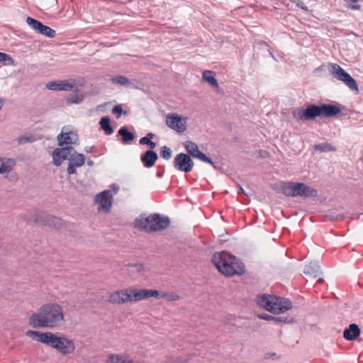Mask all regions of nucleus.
I'll return each mask as SVG.
<instances>
[{
    "label": "nucleus",
    "mask_w": 363,
    "mask_h": 363,
    "mask_svg": "<svg viewBox=\"0 0 363 363\" xmlns=\"http://www.w3.org/2000/svg\"><path fill=\"white\" fill-rule=\"evenodd\" d=\"M65 322L62 307L57 303H45L33 313L28 319L29 325L33 328H55Z\"/></svg>",
    "instance_id": "1"
},
{
    "label": "nucleus",
    "mask_w": 363,
    "mask_h": 363,
    "mask_svg": "<svg viewBox=\"0 0 363 363\" xmlns=\"http://www.w3.org/2000/svg\"><path fill=\"white\" fill-rule=\"evenodd\" d=\"M157 290L129 288L111 293L108 301L112 304H125L147 299L158 295Z\"/></svg>",
    "instance_id": "2"
},
{
    "label": "nucleus",
    "mask_w": 363,
    "mask_h": 363,
    "mask_svg": "<svg viewBox=\"0 0 363 363\" xmlns=\"http://www.w3.org/2000/svg\"><path fill=\"white\" fill-rule=\"evenodd\" d=\"M211 260L218 271L227 277L242 275L245 272L244 264L226 252H216Z\"/></svg>",
    "instance_id": "3"
},
{
    "label": "nucleus",
    "mask_w": 363,
    "mask_h": 363,
    "mask_svg": "<svg viewBox=\"0 0 363 363\" xmlns=\"http://www.w3.org/2000/svg\"><path fill=\"white\" fill-rule=\"evenodd\" d=\"M53 163L59 167L65 160H69L67 174L69 175L76 173V167H80L85 162V157L83 154L77 152L72 146H65L61 148H56L52 152Z\"/></svg>",
    "instance_id": "4"
},
{
    "label": "nucleus",
    "mask_w": 363,
    "mask_h": 363,
    "mask_svg": "<svg viewBox=\"0 0 363 363\" xmlns=\"http://www.w3.org/2000/svg\"><path fill=\"white\" fill-rule=\"evenodd\" d=\"M256 302L260 308L274 314L284 313L292 308L289 299L266 294L257 296Z\"/></svg>",
    "instance_id": "5"
},
{
    "label": "nucleus",
    "mask_w": 363,
    "mask_h": 363,
    "mask_svg": "<svg viewBox=\"0 0 363 363\" xmlns=\"http://www.w3.org/2000/svg\"><path fill=\"white\" fill-rule=\"evenodd\" d=\"M134 224L138 230L151 233L166 229L169 225L170 220L167 216L153 213L146 218H137Z\"/></svg>",
    "instance_id": "6"
},
{
    "label": "nucleus",
    "mask_w": 363,
    "mask_h": 363,
    "mask_svg": "<svg viewBox=\"0 0 363 363\" xmlns=\"http://www.w3.org/2000/svg\"><path fill=\"white\" fill-rule=\"evenodd\" d=\"M46 345L64 356H69L74 352L76 349L74 342L64 335L58 336L50 332Z\"/></svg>",
    "instance_id": "7"
},
{
    "label": "nucleus",
    "mask_w": 363,
    "mask_h": 363,
    "mask_svg": "<svg viewBox=\"0 0 363 363\" xmlns=\"http://www.w3.org/2000/svg\"><path fill=\"white\" fill-rule=\"evenodd\" d=\"M330 72L335 78L344 82L351 90L358 91L356 81L339 65L332 64Z\"/></svg>",
    "instance_id": "8"
},
{
    "label": "nucleus",
    "mask_w": 363,
    "mask_h": 363,
    "mask_svg": "<svg viewBox=\"0 0 363 363\" xmlns=\"http://www.w3.org/2000/svg\"><path fill=\"white\" fill-rule=\"evenodd\" d=\"M31 220L36 223L57 229L61 228L64 225V222L61 218L42 212L37 213L35 218Z\"/></svg>",
    "instance_id": "9"
},
{
    "label": "nucleus",
    "mask_w": 363,
    "mask_h": 363,
    "mask_svg": "<svg viewBox=\"0 0 363 363\" xmlns=\"http://www.w3.org/2000/svg\"><path fill=\"white\" fill-rule=\"evenodd\" d=\"M46 87L53 91H77L75 79H73L52 81L46 84Z\"/></svg>",
    "instance_id": "10"
},
{
    "label": "nucleus",
    "mask_w": 363,
    "mask_h": 363,
    "mask_svg": "<svg viewBox=\"0 0 363 363\" xmlns=\"http://www.w3.org/2000/svg\"><path fill=\"white\" fill-rule=\"evenodd\" d=\"M184 145L189 156L191 155L193 157L199 159V160L203 162L210 164L214 168H216L215 163L212 161L211 158L207 157L204 153L199 150L196 143L191 141H186L184 143Z\"/></svg>",
    "instance_id": "11"
},
{
    "label": "nucleus",
    "mask_w": 363,
    "mask_h": 363,
    "mask_svg": "<svg viewBox=\"0 0 363 363\" xmlns=\"http://www.w3.org/2000/svg\"><path fill=\"white\" fill-rule=\"evenodd\" d=\"M57 138L60 146L62 147L65 145L71 146L77 142L78 135L74 131L69 130L68 128L63 127Z\"/></svg>",
    "instance_id": "12"
},
{
    "label": "nucleus",
    "mask_w": 363,
    "mask_h": 363,
    "mask_svg": "<svg viewBox=\"0 0 363 363\" xmlns=\"http://www.w3.org/2000/svg\"><path fill=\"white\" fill-rule=\"evenodd\" d=\"M317 105L309 104L306 108H298L294 116L301 121H313L318 117Z\"/></svg>",
    "instance_id": "13"
},
{
    "label": "nucleus",
    "mask_w": 363,
    "mask_h": 363,
    "mask_svg": "<svg viewBox=\"0 0 363 363\" xmlns=\"http://www.w3.org/2000/svg\"><path fill=\"white\" fill-rule=\"evenodd\" d=\"M318 117L320 118H332L339 114L341 111L338 105L323 104L320 106L317 105Z\"/></svg>",
    "instance_id": "14"
},
{
    "label": "nucleus",
    "mask_w": 363,
    "mask_h": 363,
    "mask_svg": "<svg viewBox=\"0 0 363 363\" xmlns=\"http://www.w3.org/2000/svg\"><path fill=\"white\" fill-rule=\"evenodd\" d=\"M113 195L110 190H104L96 196L95 201L99 203V210H109L112 206Z\"/></svg>",
    "instance_id": "15"
},
{
    "label": "nucleus",
    "mask_w": 363,
    "mask_h": 363,
    "mask_svg": "<svg viewBox=\"0 0 363 363\" xmlns=\"http://www.w3.org/2000/svg\"><path fill=\"white\" fill-rule=\"evenodd\" d=\"M298 193L297 196L302 198H316L318 195V191L304 183H298Z\"/></svg>",
    "instance_id": "16"
},
{
    "label": "nucleus",
    "mask_w": 363,
    "mask_h": 363,
    "mask_svg": "<svg viewBox=\"0 0 363 363\" xmlns=\"http://www.w3.org/2000/svg\"><path fill=\"white\" fill-rule=\"evenodd\" d=\"M298 182H281L280 186L282 193L286 196L296 197L298 193Z\"/></svg>",
    "instance_id": "17"
},
{
    "label": "nucleus",
    "mask_w": 363,
    "mask_h": 363,
    "mask_svg": "<svg viewBox=\"0 0 363 363\" xmlns=\"http://www.w3.org/2000/svg\"><path fill=\"white\" fill-rule=\"evenodd\" d=\"M158 158L157 154L152 150H147L141 155V161L145 167H152Z\"/></svg>",
    "instance_id": "18"
},
{
    "label": "nucleus",
    "mask_w": 363,
    "mask_h": 363,
    "mask_svg": "<svg viewBox=\"0 0 363 363\" xmlns=\"http://www.w3.org/2000/svg\"><path fill=\"white\" fill-rule=\"evenodd\" d=\"M16 164V161L12 158L0 157V174H9Z\"/></svg>",
    "instance_id": "19"
},
{
    "label": "nucleus",
    "mask_w": 363,
    "mask_h": 363,
    "mask_svg": "<svg viewBox=\"0 0 363 363\" xmlns=\"http://www.w3.org/2000/svg\"><path fill=\"white\" fill-rule=\"evenodd\" d=\"M360 334V329L357 324H350L343 332V337L347 340H355Z\"/></svg>",
    "instance_id": "20"
},
{
    "label": "nucleus",
    "mask_w": 363,
    "mask_h": 363,
    "mask_svg": "<svg viewBox=\"0 0 363 363\" xmlns=\"http://www.w3.org/2000/svg\"><path fill=\"white\" fill-rule=\"evenodd\" d=\"M181 121L182 116H178L177 115H168L166 119L167 125L179 133H182Z\"/></svg>",
    "instance_id": "21"
},
{
    "label": "nucleus",
    "mask_w": 363,
    "mask_h": 363,
    "mask_svg": "<svg viewBox=\"0 0 363 363\" xmlns=\"http://www.w3.org/2000/svg\"><path fill=\"white\" fill-rule=\"evenodd\" d=\"M50 334V332L40 333L38 331H35V330H28L26 333V335L28 337L32 338L33 340H37L38 342L44 343L45 345L47 343L46 340L48 339Z\"/></svg>",
    "instance_id": "22"
},
{
    "label": "nucleus",
    "mask_w": 363,
    "mask_h": 363,
    "mask_svg": "<svg viewBox=\"0 0 363 363\" xmlns=\"http://www.w3.org/2000/svg\"><path fill=\"white\" fill-rule=\"evenodd\" d=\"M106 363H133V360L128 358L125 354H110L106 358Z\"/></svg>",
    "instance_id": "23"
},
{
    "label": "nucleus",
    "mask_w": 363,
    "mask_h": 363,
    "mask_svg": "<svg viewBox=\"0 0 363 363\" xmlns=\"http://www.w3.org/2000/svg\"><path fill=\"white\" fill-rule=\"evenodd\" d=\"M215 72L211 70H205L202 74V79L203 81L207 82L214 88L218 89L219 87L217 79L215 77Z\"/></svg>",
    "instance_id": "24"
},
{
    "label": "nucleus",
    "mask_w": 363,
    "mask_h": 363,
    "mask_svg": "<svg viewBox=\"0 0 363 363\" xmlns=\"http://www.w3.org/2000/svg\"><path fill=\"white\" fill-rule=\"evenodd\" d=\"M303 272L306 275L316 277L320 273V267L315 262H311L309 264L305 266Z\"/></svg>",
    "instance_id": "25"
},
{
    "label": "nucleus",
    "mask_w": 363,
    "mask_h": 363,
    "mask_svg": "<svg viewBox=\"0 0 363 363\" xmlns=\"http://www.w3.org/2000/svg\"><path fill=\"white\" fill-rule=\"evenodd\" d=\"M118 134L122 138L123 143L127 144L133 141L135 138L133 133L128 131V128L125 126L121 127L118 130Z\"/></svg>",
    "instance_id": "26"
},
{
    "label": "nucleus",
    "mask_w": 363,
    "mask_h": 363,
    "mask_svg": "<svg viewBox=\"0 0 363 363\" xmlns=\"http://www.w3.org/2000/svg\"><path fill=\"white\" fill-rule=\"evenodd\" d=\"M99 124L106 135H110L113 133V128L111 125L110 118L108 116L103 117L99 121Z\"/></svg>",
    "instance_id": "27"
},
{
    "label": "nucleus",
    "mask_w": 363,
    "mask_h": 363,
    "mask_svg": "<svg viewBox=\"0 0 363 363\" xmlns=\"http://www.w3.org/2000/svg\"><path fill=\"white\" fill-rule=\"evenodd\" d=\"M37 33L48 38H54L55 36V30L43 23L40 26Z\"/></svg>",
    "instance_id": "28"
},
{
    "label": "nucleus",
    "mask_w": 363,
    "mask_h": 363,
    "mask_svg": "<svg viewBox=\"0 0 363 363\" xmlns=\"http://www.w3.org/2000/svg\"><path fill=\"white\" fill-rule=\"evenodd\" d=\"M158 291V295L157 296H155V298H164L166 299L167 301H177L179 298V296L174 293V292H160L159 291Z\"/></svg>",
    "instance_id": "29"
},
{
    "label": "nucleus",
    "mask_w": 363,
    "mask_h": 363,
    "mask_svg": "<svg viewBox=\"0 0 363 363\" xmlns=\"http://www.w3.org/2000/svg\"><path fill=\"white\" fill-rule=\"evenodd\" d=\"M313 148L320 152H335L337 150L335 147L328 143L316 144L313 146Z\"/></svg>",
    "instance_id": "30"
},
{
    "label": "nucleus",
    "mask_w": 363,
    "mask_h": 363,
    "mask_svg": "<svg viewBox=\"0 0 363 363\" xmlns=\"http://www.w3.org/2000/svg\"><path fill=\"white\" fill-rule=\"evenodd\" d=\"M194 167V162L189 155L183 153V172H189Z\"/></svg>",
    "instance_id": "31"
},
{
    "label": "nucleus",
    "mask_w": 363,
    "mask_h": 363,
    "mask_svg": "<svg viewBox=\"0 0 363 363\" xmlns=\"http://www.w3.org/2000/svg\"><path fill=\"white\" fill-rule=\"evenodd\" d=\"M84 99V95L82 94L74 93L73 94H69L66 98V101L67 104H79L82 102Z\"/></svg>",
    "instance_id": "32"
},
{
    "label": "nucleus",
    "mask_w": 363,
    "mask_h": 363,
    "mask_svg": "<svg viewBox=\"0 0 363 363\" xmlns=\"http://www.w3.org/2000/svg\"><path fill=\"white\" fill-rule=\"evenodd\" d=\"M111 81L114 84H118L125 86H128L130 84V80L127 77L121 75L113 77Z\"/></svg>",
    "instance_id": "33"
},
{
    "label": "nucleus",
    "mask_w": 363,
    "mask_h": 363,
    "mask_svg": "<svg viewBox=\"0 0 363 363\" xmlns=\"http://www.w3.org/2000/svg\"><path fill=\"white\" fill-rule=\"evenodd\" d=\"M26 23L30 26L35 32L38 31L40 26L41 25V22L38 21L32 17H28L26 18Z\"/></svg>",
    "instance_id": "34"
},
{
    "label": "nucleus",
    "mask_w": 363,
    "mask_h": 363,
    "mask_svg": "<svg viewBox=\"0 0 363 363\" xmlns=\"http://www.w3.org/2000/svg\"><path fill=\"white\" fill-rule=\"evenodd\" d=\"M16 140L18 144H26L28 143H33L35 140V138L33 135H21L16 138Z\"/></svg>",
    "instance_id": "35"
},
{
    "label": "nucleus",
    "mask_w": 363,
    "mask_h": 363,
    "mask_svg": "<svg viewBox=\"0 0 363 363\" xmlns=\"http://www.w3.org/2000/svg\"><path fill=\"white\" fill-rule=\"evenodd\" d=\"M259 318L260 319L265 320H273L274 322H279V323L285 322V320H284L283 318L281 317H274V316H272L269 314L259 315Z\"/></svg>",
    "instance_id": "36"
},
{
    "label": "nucleus",
    "mask_w": 363,
    "mask_h": 363,
    "mask_svg": "<svg viewBox=\"0 0 363 363\" xmlns=\"http://www.w3.org/2000/svg\"><path fill=\"white\" fill-rule=\"evenodd\" d=\"M160 156L165 160L170 159L172 156L171 149L167 146L162 147L160 151Z\"/></svg>",
    "instance_id": "37"
},
{
    "label": "nucleus",
    "mask_w": 363,
    "mask_h": 363,
    "mask_svg": "<svg viewBox=\"0 0 363 363\" xmlns=\"http://www.w3.org/2000/svg\"><path fill=\"white\" fill-rule=\"evenodd\" d=\"M0 62H4L5 65L13 63V59L8 54L0 52Z\"/></svg>",
    "instance_id": "38"
},
{
    "label": "nucleus",
    "mask_w": 363,
    "mask_h": 363,
    "mask_svg": "<svg viewBox=\"0 0 363 363\" xmlns=\"http://www.w3.org/2000/svg\"><path fill=\"white\" fill-rule=\"evenodd\" d=\"M174 166L179 170L182 171V152L177 155L174 160Z\"/></svg>",
    "instance_id": "39"
},
{
    "label": "nucleus",
    "mask_w": 363,
    "mask_h": 363,
    "mask_svg": "<svg viewBox=\"0 0 363 363\" xmlns=\"http://www.w3.org/2000/svg\"><path fill=\"white\" fill-rule=\"evenodd\" d=\"M113 113H118V116H117V118H119L121 113H123V108L121 105H116L112 109Z\"/></svg>",
    "instance_id": "40"
},
{
    "label": "nucleus",
    "mask_w": 363,
    "mask_h": 363,
    "mask_svg": "<svg viewBox=\"0 0 363 363\" xmlns=\"http://www.w3.org/2000/svg\"><path fill=\"white\" fill-rule=\"evenodd\" d=\"M296 4L298 8H300L306 11H308L307 6L303 1L298 0L297 1H296Z\"/></svg>",
    "instance_id": "41"
},
{
    "label": "nucleus",
    "mask_w": 363,
    "mask_h": 363,
    "mask_svg": "<svg viewBox=\"0 0 363 363\" xmlns=\"http://www.w3.org/2000/svg\"><path fill=\"white\" fill-rule=\"evenodd\" d=\"M150 140L148 138L143 137V138L140 139L139 143H140V145H148Z\"/></svg>",
    "instance_id": "42"
},
{
    "label": "nucleus",
    "mask_w": 363,
    "mask_h": 363,
    "mask_svg": "<svg viewBox=\"0 0 363 363\" xmlns=\"http://www.w3.org/2000/svg\"><path fill=\"white\" fill-rule=\"evenodd\" d=\"M133 267L135 269V271L140 272L143 271L144 265L143 264H135Z\"/></svg>",
    "instance_id": "43"
},
{
    "label": "nucleus",
    "mask_w": 363,
    "mask_h": 363,
    "mask_svg": "<svg viewBox=\"0 0 363 363\" xmlns=\"http://www.w3.org/2000/svg\"><path fill=\"white\" fill-rule=\"evenodd\" d=\"M347 8L351 10H359L361 9V6L359 4H354L348 6Z\"/></svg>",
    "instance_id": "44"
},
{
    "label": "nucleus",
    "mask_w": 363,
    "mask_h": 363,
    "mask_svg": "<svg viewBox=\"0 0 363 363\" xmlns=\"http://www.w3.org/2000/svg\"><path fill=\"white\" fill-rule=\"evenodd\" d=\"M95 150H96V147L94 146H88V147H86L85 149H84V150L86 152H92Z\"/></svg>",
    "instance_id": "45"
},
{
    "label": "nucleus",
    "mask_w": 363,
    "mask_h": 363,
    "mask_svg": "<svg viewBox=\"0 0 363 363\" xmlns=\"http://www.w3.org/2000/svg\"><path fill=\"white\" fill-rule=\"evenodd\" d=\"M343 218H344L343 216H337L335 217L331 216L330 218V220H342Z\"/></svg>",
    "instance_id": "46"
},
{
    "label": "nucleus",
    "mask_w": 363,
    "mask_h": 363,
    "mask_svg": "<svg viewBox=\"0 0 363 363\" xmlns=\"http://www.w3.org/2000/svg\"><path fill=\"white\" fill-rule=\"evenodd\" d=\"M148 145L152 148L154 149L156 147V143L155 142H152L151 140L149 142Z\"/></svg>",
    "instance_id": "47"
},
{
    "label": "nucleus",
    "mask_w": 363,
    "mask_h": 363,
    "mask_svg": "<svg viewBox=\"0 0 363 363\" xmlns=\"http://www.w3.org/2000/svg\"><path fill=\"white\" fill-rule=\"evenodd\" d=\"M146 138H148L150 140L152 139L155 137V134L152 133H149L145 136Z\"/></svg>",
    "instance_id": "48"
},
{
    "label": "nucleus",
    "mask_w": 363,
    "mask_h": 363,
    "mask_svg": "<svg viewBox=\"0 0 363 363\" xmlns=\"http://www.w3.org/2000/svg\"><path fill=\"white\" fill-rule=\"evenodd\" d=\"M186 119H187L186 117H183V129H182L183 132L186 130L184 123H186Z\"/></svg>",
    "instance_id": "49"
},
{
    "label": "nucleus",
    "mask_w": 363,
    "mask_h": 363,
    "mask_svg": "<svg viewBox=\"0 0 363 363\" xmlns=\"http://www.w3.org/2000/svg\"><path fill=\"white\" fill-rule=\"evenodd\" d=\"M239 192L245 194L244 190L240 186H239Z\"/></svg>",
    "instance_id": "50"
},
{
    "label": "nucleus",
    "mask_w": 363,
    "mask_h": 363,
    "mask_svg": "<svg viewBox=\"0 0 363 363\" xmlns=\"http://www.w3.org/2000/svg\"><path fill=\"white\" fill-rule=\"evenodd\" d=\"M93 164H94V162L92 161H91V160L87 162V164L89 165V166H92Z\"/></svg>",
    "instance_id": "51"
},
{
    "label": "nucleus",
    "mask_w": 363,
    "mask_h": 363,
    "mask_svg": "<svg viewBox=\"0 0 363 363\" xmlns=\"http://www.w3.org/2000/svg\"><path fill=\"white\" fill-rule=\"evenodd\" d=\"M323 279H318L317 283H323Z\"/></svg>",
    "instance_id": "52"
},
{
    "label": "nucleus",
    "mask_w": 363,
    "mask_h": 363,
    "mask_svg": "<svg viewBox=\"0 0 363 363\" xmlns=\"http://www.w3.org/2000/svg\"><path fill=\"white\" fill-rule=\"evenodd\" d=\"M352 2L355 3V2H357L358 0H352Z\"/></svg>",
    "instance_id": "53"
},
{
    "label": "nucleus",
    "mask_w": 363,
    "mask_h": 363,
    "mask_svg": "<svg viewBox=\"0 0 363 363\" xmlns=\"http://www.w3.org/2000/svg\"><path fill=\"white\" fill-rule=\"evenodd\" d=\"M275 355H276V354H275V353H273V354H272V357H274V356H275Z\"/></svg>",
    "instance_id": "54"
},
{
    "label": "nucleus",
    "mask_w": 363,
    "mask_h": 363,
    "mask_svg": "<svg viewBox=\"0 0 363 363\" xmlns=\"http://www.w3.org/2000/svg\"><path fill=\"white\" fill-rule=\"evenodd\" d=\"M275 355H276V354H275V353H273V354H272V357H274V356H275Z\"/></svg>",
    "instance_id": "55"
}]
</instances>
